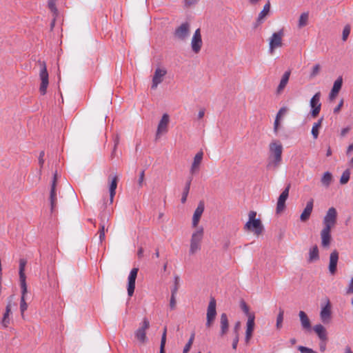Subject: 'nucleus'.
<instances>
[{
    "label": "nucleus",
    "mask_w": 353,
    "mask_h": 353,
    "mask_svg": "<svg viewBox=\"0 0 353 353\" xmlns=\"http://www.w3.org/2000/svg\"><path fill=\"white\" fill-rule=\"evenodd\" d=\"M283 146L279 141H272L269 145V157L267 168L276 170L282 161Z\"/></svg>",
    "instance_id": "f257e3e1"
},
{
    "label": "nucleus",
    "mask_w": 353,
    "mask_h": 353,
    "mask_svg": "<svg viewBox=\"0 0 353 353\" xmlns=\"http://www.w3.org/2000/svg\"><path fill=\"white\" fill-rule=\"evenodd\" d=\"M256 212L250 211L248 214L249 219L245 224L244 228L252 231L254 234L259 236L263 232L264 228L259 219H256Z\"/></svg>",
    "instance_id": "f03ea898"
},
{
    "label": "nucleus",
    "mask_w": 353,
    "mask_h": 353,
    "mask_svg": "<svg viewBox=\"0 0 353 353\" xmlns=\"http://www.w3.org/2000/svg\"><path fill=\"white\" fill-rule=\"evenodd\" d=\"M203 237V229L199 228L192 234L189 253L193 255L201 249V242Z\"/></svg>",
    "instance_id": "7ed1b4c3"
},
{
    "label": "nucleus",
    "mask_w": 353,
    "mask_h": 353,
    "mask_svg": "<svg viewBox=\"0 0 353 353\" xmlns=\"http://www.w3.org/2000/svg\"><path fill=\"white\" fill-rule=\"evenodd\" d=\"M284 37V30L281 29L274 32L269 39V52L272 54L276 48L283 46V37Z\"/></svg>",
    "instance_id": "20e7f679"
},
{
    "label": "nucleus",
    "mask_w": 353,
    "mask_h": 353,
    "mask_svg": "<svg viewBox=\"0 0 353 353\" xmlns=\"http://www.w3.org/2000/svg\"><path fill=\"white\" fill-rule=\"evenodd\" d=\"M40 65V72H39V77L41 79V85L39 87V92L42 95L46 94L47 88L49 84L48 81V73L47 71L46 64L44 61H39Z\"/></svg>",
    "instance_id": "39448f33"
},
{
    "label": "nucleus",
    "mask_w": 353,
    "mask_h": 353,
    "mask_svg": "<svg viewBox=\"0 0 353 353\" xmlns=\"http://www.w3.org/2000/svg\"><path fill=\"white\" fill-rule=\"evenodd\" d=\"M336 220L337 211L334 207H331L328 209L325 216L323 218V228L332 230V228L336 225Z\"/></svg>",
    "instance_id": "423d86ee"
},
{
    "label": "nucleus",
    "mask_w": 353,
    "mask_h": 353,
    "mask_svg": "<svg viewBox=\"0 0 353 353\" xmlns=\"http://www.w3.org/2000/svg\"><path fill=\"white\" fill-rule=\"evenodd\" d=\"M57 172L56 171L53 174L52 181L50 185V211L52 213L56 211L57 204Z\"/></svg>",
    "instance_id": "0eeeda50"
},
{
    "label": "nucleus",
    "mask_w": 353,
    "mask_h": 353,
    "mask_svg": "<svg viewBox=\"0 0 353 353\" xmlns=\"http://www.w3.org/2000/svg\"><path fill=\"white\" fill-rule=\"evenodd\" d=\"M190 26L188 22L181 23L177 28H176L174 35V37L181 40L185 41L190 35Z\"/></svg>",
    "instance_id": "6e6552de"
},
{
    "label": "nucleus",
    "mask_w": 353,
    "mask_h": 353,
    "mask_svg": "<svg viewBox=\"0 0 353 353\" xmlns=\"http://www.w3.org/2000/svg\"><path fill=\"white\" fill-rule=\"evenodd\" d=\"M321 92H316L310 99V105L311 107V115L312 117L315 118L316 117L321 108V103L320 101L321 99Z\"/></svg>",
    "instance_id": "1a4fd4ad"
},
{
    "label": "nucleus",
    "mask_w": 353,
    "mask_h": 353,
    "mask_svg": "<svg viewBox=\"0 0 353 353\" xmlns=\"http://www.w3.org/2000/svg\"><path fill=\"white\" fill-rule=\"evenodd\" d=\"M13 299L14 295L10 296L8 299V303L6 306V311L1 321L2 326L4 327H7L10 323V316L12 314L11 309L12 307Z\"/></svg>",
    "instance_id": "9d476101"
},
{
    "label": "nucleus",
    "mask_w": 353,
    "mask_h": 353,
    "mask_svg": "<svg viewBox=\"0 0 353 353\" xmlns=\"http://www.w3.org/2000/svg\"><path fill=\"white\" fill-rule=\"evenodd\" d=\"M149 321L146 318H144L141 326L135 332L136 338L142 343H145L147 341L145 331L149 328Z\"/></svg>",
    "instance_id": "9b49d317"
},
{
    "label": "nucleus",
    "mask_w": 353,
    "mask_h": 353,
    "mask_svg": "<svg viewBox=\"0 0 353 353\" xmlns=\"http://www.w3.org/2000/svg\"><path fill=\"white\" fill-rule=\"evenodd\" d=\"M290 188V184L289 183L280 194L276 204V213H281L284 210L285 208V201L289 196Z\"/></svg>",
    "instance_id": "f8f14e48"
},
{
    "label": "nucleus",
    "mask_w": 353,
    "mask_h": 353,
    "mask_svg": "<svg viewBox=\"0 0 353 353\" xmlns=\"http://www.w3.org/2000/svg\"><path fill=\"white\" fill-rule=\"evenodd\" d=\"M202 39L200 29L196 30L191 41V48L192 51L197 54L200 52L202 47Z\"/></svg>",
    "instance_id": "ddd939ff"
},
{
    "label": "nucleus",
    "mask_w": 353,
    "mask_h": 353,
    "mask_svg": "<svg viewBox=\"0 0 353 353\" xmlns=\"http://www.w3.org/2000/svg\"><path fill=\"white\" fill-rule=\"evenodd\" d=\"M166 74L167 70L165 69L160 68H157L154 71V74L152 78L151 88L153 90L156 89L159 84H160L163 81V77Z\"/></svg>",
    "instance_id": "4468645a"
},
{
    "label": "nucleus",
    "mask_w": 353,
    "mask_h": 353,
    "mask_svg": "<svg viewBox=\"0 0 353 353\" xmlns=\"http://www.w3.org/2000/svg\"><path fill=\"white\" fill-rule=\"evenodd\" d=\"M170 121V117L168 114H164L157 126L156 137L157 139L160 137L162 134L168 132V126Z\"/></svg>",
    "instance_id": "2eb2a0df"
},
{
    "label": "nucleus",
    "mask_w": 353,
    "mask_h": 353,
    "mask_svg": "<svg viewBox=\"0 0 353 353\" xmlns=\"http://www.w3.org/2000/svg\"><path fill=\"white\" fill-rule=\"evenodd\" d=\"M138 271V268H132L128 276V294L129 296H132L134 294Z\"/></svg>",
    "instance_id": "dca6fc26"
},
{
    "label": "nucleus",
    "mask_w": 353,
    "mask_h": 353,
    "mask_svg": "<svg viewBox=\"0 0 353 353\" xmlns=\"http://www.w3.org/2000/svg\"><path fill=\"white\" fill-rule=\"evenodd\" d=\"M332 310L329 299H327L326 304L321 307L320 318L323 323H328L331 320Z\"/></svg>",
    "instance_id": "f3484780"
},
{
    "label": "nucleus",
    "mask_w": 353,
    "mask_h": 353,
    "mask_svg": "<svg viewBox=\"0 0 353 353\" xmlns=\"http://www.w3.org/2000/svg\"><path fill=\"white\" fill-rule=\"evenodd\" d=\"M339 261V252L335 250L330 253L328 265L329 272L334 275L337 271V263Z\"/></svg>",
    "instance_id": "a211bd4d"
},
{
    "label": "nucleus",
    "mask_w": 353,
    "mask_h": 353,
    "mask_svg": "<svg viewBox=\"0 0 353 353\" xmlns=\"http://www.w3.org/2000/svg\"><path fill=\"white\" fill-rule=\"evenodd\" d=\"M203 157V152L202 151L197 152L194 156L193 162L190 170V172L192 175L199 172Z\"/></svg>",
    "instance_id": "6ab92c4d"
},
{
    "label": "nucleus",
    "mask_w": 353,
    "mask_h": 353,
    "mask_svg": "<svg viewBox=\"0 0 353 353\" xmlns=\"http://www.w3.org/2000/svg\"><path fill=\"white\" fill-rule=\"evenodd\" d=\"M270 10V3L268 1L263 6V10L259 14V16H258V17L256 20V22L254 25V28L258 27L259 25H261L263 22L264 19L269 14Z\"/></svg>",
    "instance_id": "aec40b11"
},
{
    "label": "nucleus",
    "mask_w": 353,
    "mask_h": 353,
    "mask_svg": "<svg viewBox=\"0 0 353 353\" xmlns=\"http://www.w3.org/2000/svg\"><path fill=\"white\" fill-rule=\"evenodd\" d=\"M254 316H250L249 319H248L247 324H246V331H245V340L246 343H248L250 339L252 336V332L254 329Z\"/></svg>",
    "instance_id": "412c9836"
},
{
    "label": "nucleus",
    "mask_w": 353,
    "mask_h": 353,
    "mask_svg": "<svg viewBox=\"0 0 353 353\" xmlns=\"http://www.w3.org/2000/svg\"><path fill=\"white\" fill-rule=\"evenodd\" d=\"M108 221V219L105 215L101 216V223L99 224V230L98 232L99 242L101 244L105 239V232L108 231V228L105 227V222Z\"/></svg>",
    "instance_id": "4be33fe9"
},
{
    "label": "nucleus",
    "mask_w": 353,
    "mask_h": 353,
    "mask_svg": "<svg viewBox=\"0 0 353 353\" xmlns=\"http://www.w3.org/2000/svg\"><path fill=\"white\" fill-rule=\"evenodd\" d=\"M299 316L300 319L302 329L306 332L311 331V323L306 313L303 311H300L299 313Z\"/></svg>",
    "instance_id": "5701e85b"
},
{
    "label": "nucleus",
    "mask_w": 353,
    "mask_h": 353,
    "mask_svg": "<svg viewBox=\"0 0 353 353\" xmlns=\"http://www.w3.org/2000/svg\"><path fill=\"white\" fill-rule=\"evenodd\" d=\"M313 203L312 199L307 202L306 206L300 216L301 221L305 222L309 219L313 210Z\"/></svg>",
    "instance_id": "b1692460"
},
{
    "label": "nucleus",
    "mask_w": 353,
    "mask_h": 353,
    "mask_svg": "<svg viewBox=\"0 0 353 353\" xmlns=\"http://www.w3.org/2000/svg\"><path fill=\"white\" fill-rule=\"evenodd\" d=\"M220 336H225L228 333L229 329V321L225 313L221 314L220 316Z\"/></svg>",
    "instance_id": "393cba45"
},
{
    "label": "nucleus",
    "mask_w": 353,
    "mask_h": 353,
    "mask_svg": "<svg viewBox=\"0 0 353 353\" xmlns=\"http://www.w3.org/2000/svg\"><path fill=\"white\" fill-rule=\"evenodd\" d=\"M343 84V79L341 77L337 78V79L334 81L333 87L331 90V92L329 94V98L330 100H333L336 98V95L339 92L341 89Z\"/></svg>",
    "instance_id": "a878e982"
},
{
    "label": "nucleus",
    "mask_w": 353,
    "mask_h": 353,
    "mask_svg": "<svg viewBox=\"0 0 353 353\" xmlns=\"http://www.w3.org/2000/svg\"><path fill=\"white\" fill-rule=\"evenodd\" d=\"M313 330L317 334L319 339L321 341H327V333L325 327L321 324L315 325L313 327Z\"/></svg>",
    "instance_id": "bb28decb"
},
{
    "label": "nucleus",
    "mask_w": 353,
    "mask_h": 353,
    "mask_svg": "<svg viewBox=\"0 0 353 353\" xmlns=\"http://www.w3.org/2000/svg\"><path fill=\"white\" fill-rule=\"evenodd\" d=\"M204 211V203L203 202H200L196 208L193 217H192V225L193 227H196L199 220L201 219V216Z\"/></svg>",
    "instance_id": "cd10ccee"
},
{
    "label": "nucleus",
    "mask_w": 353,
    "mask_h": 353,
    "mask_svg": "<svg viewBox=\"0 0 353 353\" xmlns=\"http://www.w3.org/2000/svg\"><path fill=\"white\" fill-rule=\"evenodd\" d=\"M331 230L323 228L321 232V245L324 248H327L330 245L331 241L330 235Z\"/></svg>",
    "instance_id": "c85d7f7f"
},
{
    "label": "nucleus",
    "mask_w": 353,
    "mask_h": 353,
    "mask_svg": "<svg viewBox=\"0 0 353 353\" xmlns=\"http://www.w3.org/2000/svg\"><path fill=\"white\" fill-rule=\"evenodd\" d=\"M290 74H291L290 70H288V71H285L284 72V74H283L281 79L280 81V83L276 89V93L278 94H281L283 92V90H284V88H285L286 85L288 83Z\"/></svg>",
    "instance_id": "c756f323"
},
{
    "label": "nucleus",
    "mask_w": 353,
    "mask_h": 353,
    "mask_svg": "<svg viewBox=\"0 0 353 353\" xmlns=\"http://www.w3.org/2000/svg\"><path fill=\"white\" fill-rule=\"evenodd\" d=\"M216 315V300L214 298H211L208 310H207V317L206 318H212L215 319Z\"/></svg>",
    "instance_id": "7c9ffc66"
},
{
    "label": "nucleus",
    "mask_w": 353,
    "mask_h": 353,
    "mask_svg": "<svg viewBox=\"0 0 353 353\" xmlns=\"http://www.w3.org/2000/svg\"><path fill=\"white\" fill-rule=\"evenodd\" d=\"M118 176L117 175H114L112 180H111V183H110V203H112L113 202V199L115 196V194H116V189H117V183H118Z\"/></svg>",
    "instance_id": "2f4dec72"
},
{
    "label": "nucleus",
    "mask_w": 353,
    "mask_h": 353,
    "mask_svg": "<svg viewBox=\"0 0 353 353\" xmlns=\"http://www.w3.org/2000/svg\"><path fill=\"white\" fill-rule=\"evenodd\" d=\"M319 249L316 245H314L310 250L308 261L313 262V261L319 260Z\"/></svg>",
    "instance_id": "473e14b6"
},
{
    "label": "nucleus",
    "mask_w": 353,
    "mask_h": 353,
    "mask_svg": "<svg viewBox=\"0 0 353 353\" xmlns=\"http://www.w3.org/2000/svg\"><path fill=\"white\" fill-rule=\"evenodd\" d=\"M323 120V119L321 118L317 122L314 123L312 126L311 133L314 139H316L319 137V129L321 127Z\"/></svg>",
    "instance_id": "72a5a7b5"
},
{
    "label": "nucleus",
    "mask_w": 353,
    "mask_h": 353,
    "mask_svg": "<svg viewBox=\"0 0 353 353\" xmlns=\"http://www.w3.org/2000/svg\"><path fill=\"white\" fill-rule=\"evenodd\" d=\"M192 180V176H190L185 183V186L184 188L183 192L182 194V197H181V203H185V201L187 200V197H188V193L190 191Z\"/></svg>",
    "instance_id": "f704fd0d"
},
{
    "label": "nucleus",
    "mask_w": 353,
    "mask_h": 353,
    "mask_svg": "<svg viewBox=\"0 0 353 353\" xmlns=\"http://www.w3.org/2000/svg\"><path fill=\"white\" fill-rule=\"evenodd\" d=\"M332 175L330 172H325L321 179L322 184L325 187H329L332 183Z\"/></svg>",
    "instance_id": "c9c22d12"
},
{
    "label": "nucleus",
    "mask_w": 353,
    "mask_h": 353,
    "mask_svg": "<svg viewBox=\"0 0 353 353\" xmlns=\"http://www.w3.org/2000/svg\"><path fill=\"white\" fill-rule=\"evenodd\" d=\"M309 14L307 12L302 13L299 19L298 26L299 28H303L307 25Z\"/></svg>",
    "instance_id": "e433bc0d"
},
{
    "label": "nucleus",
    "mask_w": 353,
    "mask_h": 353,
    "mask_svg": "<svg viewBox=\"0 0 353 353\" xmlns=\"http://www.w3.org/2000/svg\"><path fill=\"white\" fill-rule=\"evenodd\" d=\"M284 311L283 309H279V312L277 315L276 318V327L278 330H280L282 327V323L283 321Z\"/></svg>",
    "instance_id": "4c0bfd02"
},
{
    "label": "nucleus",
    "mask_w": 353,
    "mask_h": 353,
    "mask_svg": "<svg viewBox=\"0 0 353 353\" xmlns=\"http://www.w3.org/2000/svg\"><path fill=\"white\" fill-rule=\"evenodd\" d=\"M166 332H167V328H166V327H165L163 334H162V336H161L159 353H165V343H166Z\"/></svg>",
    "instance_id": "58836bf2"
},
{
    "label": "nucleus",
    "mask_w": 353,
    "mask_h": 353,
    "mask_svg": "<svg viewBox=\"0 0 353 353\" xmlns=\"http://www.w3.org/2000/svg\"><path fill=\"white\" fill-rule=\"evenodd\" d=\"M240 307H241V309L242 310V311L248 316V319H249L250 316H254V314L253 313L250 312L249 307L244 301H241L240 302Z\"/></svg>",
    "instance_id": "ea45409f"
},
{
    "label": "nucleus",
    "mask_w": 353,
    "mask_h": 353,
    "mask_svg": "<svg viewBox=\"0 0 353 353\" xmlns=\"http://www.w3.org/2000/svg\"><path fill=\"white\" fill-rule=\"evenodd\" d=\"M26 265V261L23 259H21L19 261V279L26 278L24 273Z\"/></svg>",
    "instance_id": "a19ab883"
},
{
    "label": "nucleus",
    "mask_w": 353,
    "mask_h": 353,
    "mask_svg": "<svg viewBox=\"0 0 353 353\" xmlns=\"http://www.w3.org/2000/svg\"><path fill=\"white\" fill-rule=\"evenodd\" d=\"M26 279V278L19 279L20 285H21V297H23V299H26V295L28 292Z\"/></svg>",
    "instance_id": "79ce46f5"
},
{
    "label": "nucleus",
    "mask_w": 353,
    "mask_h": 353,
    "mask_svg": "<svg viewBox=\"0 0 353 353\" xmlns=\"http://www.w3.org/2000/svg\"><path fill=\"white\" fill-rule=\"evenodd\" d=\"M350 172L349 170H345L341 176L340 183L341 184L347 183L350 179Z\"/></svg>",
    "instance_id": "37998d69"
},
{
    "label": "nucleus",
    "mask_w": 353,
    "mask_h": 353,
    "mask_svg": "<svg viewBox=\"0 0 353 353\" xmlns=\"http://www.w3.org/2000/svg\"><path fill=\"white\" fill-rule=\"evenodd\" d=\"M57 0H49L48 2V8L53 12L54 16H57L58 14V10L56 7V2Z\"/></svg>",
    "instance_id": "c03bdc74"
},
{
    "label": "nucleus",
    "mask_w": 353,
    "mask_h": 353,
    "mask_svg": "<svg viewBox=\"0 0 353 353\" xmlns=\"http://www.w3.org/2000/svg\"><path fill=\"white\" fill-rule=\"evenodd\" d=\"M174 280V286L171 289V293L173 294H176L179 288L180 278L178 275H175Z\"/></svg>",
    "instance_id": "a18cd8bd"
},
{
    "label": "nucleus",
    "mask_w": 353,
    "mask_h": 353,
    "mask_svg": "<svg viewBox=\"0 0 353 353\" xmlns=\"http://www.w3.org/2000/svg\"><path fill=\"white\" fill-rule=\"evenodd\" d=\"M194 339V333H192L189 341H188V343H186V345H185V347L183 348V353H188L190 351V350L192 347V345L193 343Z\"/></svg>",
    "instance_id": "49530a36"
},
{
    "label": "nucleus",
    "mask_w": 353,
    "mask_h": 353,
    "mask_svg": "<svg viewBox=\"0 0 353 353\" xmlns=\"http://www.w3.org/2000/svg\"><path fill=\"white\" fill-rule=\"evenodd\" d=\"M350 30H351V27L349 24H347L344 28H343V34H342V39L343 41H345L350 33Z\"/></svg>",
    "instance_id": "de8ad7c7"
},
{
    "label": "nucleus",
    "mask_w": 353,
    "mask_h": 353,
    "mask_svg": "<svg viewBox=\"0 0 353 353\" xmlns=\"http://www.w3.org/2000/svg\"><path fill=\"white\" fill-rule=\"evenodd\" d=\"M28 308V304L26 302V299H23V297H21V301H20V312L21 314V316L23 317L24 312Z\"/></svg>",
    "instance_id": "09e8293b"
},
{
    "label": "nucleus",
    "mask_w": 353,
    "mask_h": 353,
    "mask_svg": "<svg viewBox=\"0 0 353 353\" xmlns=\"http://www.w3.org/2000/svg\"><path fill=\"white\" fill-rule=\"evenodd\" d=\"M321 66L319 64H316L313 66L312 72L310 73V78H314L317 76L320 72Z\"/></svg>",
    "instance_id": "8fccbe9b"
},
{
    "label": "nucleus",
    "mask_w": 353,
    "mask_h": 353,
    "mask_svg": "<svg viewBox=\"0 0 353 353\" xmlns=\"http://www.w3.org/2000/svg\"><path fill=\"white\" fill-rule=\"evenodd\" d=\"M144 179H145V171L142 170L139 174V179H138V185H139V188L143 187V185L144 184Z\"/></svg>",
    "instance_id": "3c124183"
},
{
    "label": "nucleus",
    "mask_w": 353,
    "mask_h": 353,
    "mask_svg": "<svg viewBox=\"0 0 353 353\" xmlns=\"http://www.w3.org/2000/svg\"><path fill=\"white\" fill-rule=\"evenodd\" d=\"M298 350L300 351L301 353H314L315 351L311 348L304 347V346H299Z\"/></svg>",
    "instance_id": "603ef678"
},
{
    "label": "nucleus",
    "mask_w": 353,
    "mask_h": 353,
    "mask_svg": "<svg viewBox=\"0 0 353 353\" xmlns=\"http://www.w3.org/2000/svg\"><path fill=\"white\" fill-rule=\"evenodd\" d=\"M241 329V322L240 321H237L234 326V328H233V332L234 334V335L236 336H239V330Z\"/></svg>",
    "instance_id": "864d4df0"
},
{
    "label": "nucleus",
    "mask_w": 353,
    "mask_h": 353,
    "mask_svg": "<svg viewBox=\"0 0 353 353\" xmlns=\"http://www.w3.org/2000/svg\"><path fill=\"white\" fill-rule=\"evenodd\" d=\"M170 306L171 309H174L176 306V294L171 293V297L170 301Z\"/></svg>",
    "instance_id": "5fc2aeb1"
},
{
    "label": "nucleus",
    "mask_w": 353,
    "mask_h": 353,
    "mask_svg": "<svg viewBox=\"0 0 353 353\" xmlns=\"http://www.w3.org/2000/svg\"><path fill=\"white\" fill-rule=\"evenodd\" d=\"M287 111H288V108H287L286 107H283V108H281L279 110V112H278V113L276 114V117H279V118H280V119H281V117L283 115H284V114L287 112Z\"/></svg>",
    "instance_id": "6e6d98bb"
},
{
    "label": "nucleus",
    "mask_w": 353,
    "mask_h": 353,
    "mask_svg": "<svg viewBox=\"0 0 353 353\" xmlns=\"http://www.w3.org/2000/svg\"><path fill=\"white\" fill-rule=\"evenodd\" d=\"M44 155H45L44 151H41L39 154V164L41 168L43 167V163H44V159H43Z\"/></svg>",
    "instance_id": "4d7b16f0"
},
{
    "label": "nucleus",
    "mask_w": 353,
    "mask_h": 353,
    "mask_svg": "<svg viewBox=\"0 0 353 353\" xmlns=\"http://www.w3.org/2000/svg\"><path fill=\"white\" fill-rule=\"evenodd\" d=\"M198 1L199 0H185L184 1L185 6L190 7L191 6L196 4L198 2Z\"/></svg>",
    "instance_id": "13d9d810"
},
{
    "label": "nucleus",
    "mask_w": 353,
    "mask_h": 353,
    "mask_svg": "<svg viewBox=\"0 0 353 353\" xmlns=\"http://www.w3.org/2000/svg\"><path fill=\"white\" fill-rule=\"evenodd\" d=\"M239 341V336L234 335V338L233 342H232V348H233V350H236V349Z\"/></svg>",
    "instance_id": "bf43d9fd"
},
{
    "label": "nucleus",
    "mask_w": 353,
    "mask_h": 353,
    "mask_svg": "<svg viewBox=\"0 0 353 353\" xmlns=\"http://www.w3.org/2000/svg\"><path fill=\"white\" fill-rule=\"evenodd\" d=\"M343 105V100L341 99L338 105L334 109V113H339Z\"/></svg>",
    "instance_id": "052dcab7"
},
{
    "label": "nucleus",
    "mask_w": 353,
    "mask_h": 353,
    "mask_svg": "<svg viewBox=\"0 0 353 353\" xmlns=\"http://www.w3.org/2000/svg\"><path fill=\"white\" fill-rule=\"evenodd\" d=\"M279 120H280V118L276 117L274 123V130L275 132H276L278 131L279 126Z\"/></svg>",
    "instance_id": "680f3d73"
},
{
    "label": "nucleus",
    "mask_w": 353,
    "mask_h": 353,
    "mask_svg": "<svg viewBox=\"0 0 353 353\" xmlns=\"http://www.w3.org/2000/svg\"><path fill=\"white\" fill-rule=\"evenodd\" d=\"M347 293L350 294L353 293V278L351 279L348 288L347 289Z\"/></svg>",
    "instance_id": "e2e57ef3"
},
{
    "label": "nucleus",
    "mask_w": 353,
    "mask_h": 353,
    "mask_svg": "<svg viewBox=\"0 0 353 353\" xmlns=\"http://www.w3.org/2000/svg\"><path fill=\"white\" fill-rule=\"evenodd\" d=\"M319 349H320V351L323 352L325 351L326 350V341H321V343H319Z\"/></svg>",
    "instance_id": "0e129e2a"
},
{
    "label": "nucleus",
    "mask_w": 353,
    "mask_h": 353,
    "mask_svg": "<svg viewBox=\"0 0 353 353\" xmlns=\"http://www.w3.org/2000/svg\"><path fill=\"white\" fill-rule=\"evenodd\" d=\"M350 130V127H346V128H344L341 130V137H345L346 135V134Z\"/></svg>",
    "instance_id": "69168bd1"
},
{
    "label": "nucleus",
    "mask_w": 353,
    "mask_h": 353,
    "mask_svg": "<svg viewBox=\"0 0 353 353\" xmlns=\"http://www.w3.org/2000/svg\"><path fill=\"white\" fill-rule=\"evenodd\" d=\"M119 135L117 134L114 137V150L117 149V145H119Z\"/></svg>",
    "instance_id": "338daca9"
},
{
    "label": "nucleus",
    "mask_w": 353,
    "mask_h": 353,
    "mask_svg": "<svg viewBox=\"0 0 353 353\" xmlns=\"http://www.w3.org/2000/svg\"><path fill=\"white\" fill-rule=\"evenodd\" d=\"M214 319H212V318H207V321H206V323H205V325L207 327H210L212 325V323L214 321Z\"/></svg>",
    "instance_id": "774afa93"
}]
</instances>
